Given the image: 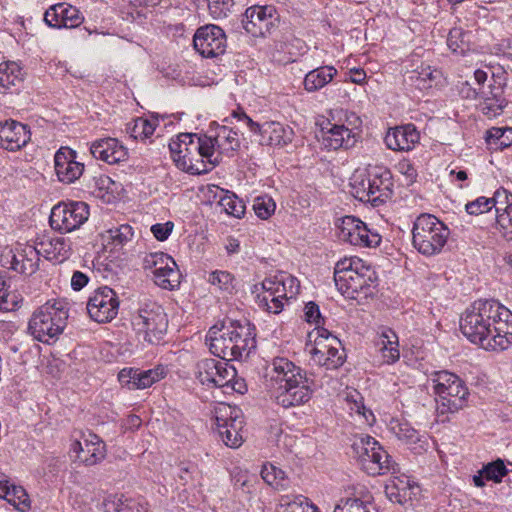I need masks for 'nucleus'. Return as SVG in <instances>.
I'll use <instances>...</instances> for the list:
<instances>
[{
	"mask_svg": "<svg viewBox=\"0 0 512 512\" xmlns=\"http://www.w3.org/2000/svg\"><path fill=\"white\" fill-rule=\"evenodd\" d=\"M463 335L485 350H504L512 342V314L493 300H477L460 320Z\"/></svg>",
	"mask_w": 512,
	"mask_h": 512,
	"instance_id": "1",
	"label": "nucleus"
},
{
	"mask_svg": "<svg viewBox=\"0 0 512 512\" xmlns=\"http://www.w3.org/2000/svg\"><path fill=\"white\" fill-rule=\"evenodd\" d=\"M265 377L275 401L284 408L304 404L311 398L313 381L287 358H274Z\"/></svg>",
	"mask_w": 512,
	"mask_h": 512,
	"instance_id": "2",
	"label": "nucleus"
},
{
	"mask_svg": "<svg viewBox=\"0 0 512 512\" xmlns=\"http://www.w3.org/2000/svg\"><path fill=\"white\" fill-rule=\"evenodd\" d=\"M207 135L182 133L171 139L169 150L176 166L190 174H203L217 165V157L210 154Z\"/></svg>",
	"mask_w": 512,
	"mask_h": 512,
	"instance_id": "3",
	"label": "nucleus"
},
{
	"mask_svg": "<svg viewBox=\"0 0 512 512\" xmlns=\"http://www.w3.org/2000/svg\"><path fill=\"white\" fill-rule=\"evenodd\" d=\"M206 343L212 354L227 361L247 356L249 350L254 347V338L249 327L237 321H230L228 325L211 327L206 336Z\"/></svg>",
	"mask_w": 512,
	"mask_h": 512,
	"instance_id": "4",
	"label": "nucleus"
},
{
	"mask_svg": "<svg viewBox=\"0 0 512 512\" xmlns=\"http://www.w3.org/2000/svg\"><path fill=\"white\" fill-rule=\"evenodd\" d=\"M375 279V271L360 258H344L335 265V285L347 298L359 300L372 295Z\"/></svg>",
	"mask_w": 512,
	"mask_h": 512,
	"instance_id": "5",
	"label": "nucleus"
},
{
	"mask_svg": "<svg viewBox=\"0 0 512 512\" xmlns=\"http://www.w3.org/2000/svg\"><path fill=\"white\" fill-rule=\"evenodd\" d=\"M68 310L63 301H48L37 308L28 322V333L37 341L50 343L63 332Z\"/></svg>",
	"mask_w": 512,
	"mask_h": 512,
	"instance_id": "6",
	"label": "nucleus"
},
{
	"mask_svg": "<svg viewBox=\"0 0 512 512\" xmlns=\"http://www.w3.org/2000/svg\"><path fill=\"white\" fill-rule=\"evenodd\" d=\"M450 231L437 217L431 214L419 215L413 224L412 244L422 255L439 254L447 243Z\"/></svg>",
	"mask_w": 512,
	"mask_h": 512,
	"instance_id": "7",
	"label": "nucleus"
},
{
	"mask_svg": "<svg viewBox=\"0 0 512 512\" xmlns=\"http://www.w3.org/2000/svg\"><path fill=\"white\" fill-rule=\"evenodd\" d=\"M429 382L437 399V409L441 413H455L467 404L468 389L462 379L448 371L431 374Z\"/></svg>",
	"mask_w": 512,
	"mask_h": 512,
	"instance_id": "8",
	"label": "nucleus"
},
{
	"mask_svg": "<svg viewBox=\"0 0 512 512\" xmlns=\"http://www.w3.org/2000/svg\"><path fill=\"white\" fill-rule=\"evenodd\" d=\"M354 458L369 475H382L394 470V462L382 445L367 434L355 435L351 445Z\"/></svg>",
	"mask_w": 512,
	"mask_h": 512,
	"instance_id": "9",
	"label": "nucleus"
},
{
	"mask_svg": "<svg viewBox=\"0 0 512 512\" xmlns=\"http://www.w3.org/2000/svg\"><path fill=\"white\" fill-rule=\"evenodd\" d=\"M132 325L137 334L142 335L148 343L159 342L165 334L168 320L163 308L153 301H146L133 316Z\"/></svg>",
	"mask_w": 512,
	"mask_h": 512,
	"instance_id": "10",
	"label": "nucleus"
},
{
	"mask_svg": "<svg viewBox=\"0 0 512 512\" xmlns=\"http://www.w3.org/2000/svg\"><path fill=\"white\" fill-rule=\"evenodd\" d=\"M312 360L327 369H337L346 359L341 341L327 329H318L314 346L310 351Z\"/></svg>",
	"mask_w": 512,
	"mask_h": 512,
	"instance_id": "11",
	"label": "nucleus"
},
{
	"mask_svg": "<svg viewBox=\"0 0 512 512\" xmlns=\"http://www.w3.org/2000/svg\"><path fill=\"white\" fill-rule=\"evenodd\" d=\"M242 26L253 37H266L279 23V14L272 5H253L246 9Z\"/></svg>",
	"mask_w": 512,
	"mask_h": 512,
	"instance_id": "12",
	"label": "nucleus"
},
{
	"mask_svg": "<svg viewBox=\"0 0 512 512\" xmlns=\"http://www.w3.org/2000/svg\"><path fill=\"white\" fill-rule=\"evenodd\" d=\"M89 217L88 205L84 202H71L55 205L50 215V225L62 232H71L83 225Z\"/></svg>",
	"mask_w": 512,
	"mask_h": 512,
	"instance_id": "13",
	"label": "nucleus"
},
{
	"mask_svg": "<svg viewBox=\"0 0 512 512\" xmlns=\"http://www.w3.org/2000/svg\"><path fill=\"white\" fill-rule=\"evenodd\" d=\"M196 378L208 387H227L236 376L235 368L227 361L205 358L196 365Z\"/></svg>",
	"mask_w": 512,
	"mask_h": 512,
	"instance_id": "14",
	"label": "nucleus"
},
{
	"mask_svg": "<svg viewBox=\"0 0 512 512\" xmlns=\"http://www.w3.org/2000/svg\"><path fill=\"white\" fill-rule=\"evenodd\" d=\"M215 420L218 433L225 445L231 448L240 447L243 443L240 410L229 405H221L216 409Z\"/></svg>",
	"mask_w": 512,
	"mask_h": 512,
	"instance_id": "15",
	"label": "nucleus"
},
{
	"mask_svg": "<svg viewBox=\"0 0 512 512\" xmlns=\"http://www.w3.org/2000/svg\"><path fill=\"white\" fill-rule=\"evenodd\" d=\"M119 299L116 292L108 286L93 292L87 303V312L98 323L112 321L118 314Z\"/></svg>",
	"mask_w": 512,
	"mask_h": 512,
	"instance_id": "16",
	"label": "nucleus"
},
{
	"mask_svg": "<svg viewBox=\"0 0 512 512\" xmlns=\"http://www.w3.org/2000/svg\"><path fill=\"white\" fill-rule=\"evenodd\" d=\"M338 237L355 246L376 247L381 242L378 233L370 231L366 224L354 216H345L338 225Z\"/></svg>",
	"mask_w": 512,
	"mask_h": 512,
	"instance_id": "17",
	"label": "nucleus"
},
{
	"mask_svg": "<svg viewBox=\"0 0 512 512\" xmlns=\"http://www.w3.org/2000/svg\"><path fill=\"white\" fill-rule=\"evenodd\" d=\"M39 260L36 247L28 244H17L15 248H6L2 253L3 265L27 276L38 270Z\"/></svg>",
	"mask_w": 512,
	"mask_h": 512,
	"instance_id": "18",
	"label": "nucleus"
},
{
	"mask_svg": "<svg viewBox=\"0 0 512 512\" xmlns=\"http://www.w3.org/2000/svg\"><path fill=\"white\" fill-rule=\"evenodd\" d=\"M194 49L204 58H215L226 50L224 31L216 25L198 28L193 37Z\"/></svg>",
	"mask_w": 512,
	"mask_h": 512,
	"instance_id": "19",
	"label": "nucleus"
},
{
	"mask_svg": "<svg viewBox=\"0 0 512 512\" xmlns=\"http://www.w3.org/2000/svg\"><path fill=\"white\" fill-rule=\"evenodd\" d=\"M55 171L60 182L71 184L84 171V164L76 161V152L68 147H61L54 156Z\"/></svg>",
	"mask_w": 512,
	"mask_h": 512,
	"instance_id": "20",
	"label": "nucleus"
},
{
	"mask_svg": "<svg viewBox=\"0 0 512 512\" xmlns=\"http://www.w3.org/2000/svg\"><path fill=\"white\" fill-rule=\"evenodd\" d=\"M70 451L75 453L76 459L86 466H93L106 456L105 443L95 434H89L82 441H74Z\"/></svg>",
	"mask_w": 512,
	"mask_h": 512,
	"instance_id": "21",
	"label": "nucleus"
},
{
	"mask_svg": "<svg viewBox=\"0 0 512 512\" xmlns=\"http://www.w3.org/2000/svg\"><path fill=\"white\" fill-rule=\"evenodd\" d=\"M31 133L26 125L10 120L0 123V147L17 151L30 141Z\"/></svg>",
	"mask_w": 512,
	"mask_h": 512,
	"instance_id": "22",
	"label": "nucleus"
},
{
	"mask_svg": "<svg viewBox=\"0 0 512 512\" xmlns=\"http://www.w3.org/2000/svg\"><path fill=\"white\" fill-rule=\"evenodd\" d=\"M212 145L210 154L217 157V165L223 156H231L240 147L238 133L227 126H219L214 135L207 136Z\"/></svg>",
	"mask_w": 512,
	"mask_h": 512,
	"instance_id": "23",
	"label": "nucleus"
},
{
	"mask_svg": "<svg viewBox=\"0 0 512 512\" xmlns=\"http://www.w3.org/2000/svg\"><path fill=\"white\" fill-rule=\"evenodd\" d=\"M47 25L53 28H75L82 23L79 10L66 3L52 5L44 14Z\"/></svg>",
	"mask_w": 512,
	"mask_h": 512,
	"instance_id": "24",
	"label": "nucleus"
},
{
	"mask_svg": "<svg viewBox=\"0 0 512 512\" xmlns=\"http://www.w3.org/2000/svg\"><path fill=\"white\" fill-rule=\"evenodd\" d=\"M90 152L94 158L108 164H116L127 160L128 150L116 138H103L91 144Z\"/></svg>",
	"mask_w": 512,
	"mask_h": 512,
	"instance_id": "25",
	"label": "nucleus"
},
{
	"mask_svg": "<svg viewBox=\"0 0 512 512\" xmlns=\"http://www.w3.org/2000/svg\"><path fill=\"white\" fill-rule=\"evenodd\" d=\"M392 175L385 167H371V186L368 202L377 206L386 202L392 195Z\"/></svg>",
	"mask_w": 512,
	"mask_h": 512,
	"instance_id": "26",
	"label": "nucleus"
},
{
	"mask_svg": "<svg viewBox=\"0 0 512 512\" xmlns=\"http://www.w3.org/2000/svg\"><path fill=\"white\" fill-rule=\"evenodd\" d=\"M420 135L413 124L390 128L384 138L388 149L409 151L419 141Z\"/></svg>",
	"mask_w": 512,
	"mask_h": 512,
	"instance_id": "27",
	"label": "nucleus"
},
{
	"mask_svg": "<svg viewBox=\"0 0 512 512\" xmlns=\"http://www.w3.org/2000/svg\"><path fill=\"white\" fill-rule=\"evenodd\" d=\"M260 143L270 146L284 147L294 138L293 129L280 122L267 121L262 124Z\"/></svg>",
	"mask_w": 512,
	"mask_h": 512,
	"instance_id": "28",
	"label": "nucleus"
},
{
	"mask_svg": "<svg viewBox=\"0 0 512 512\" xmlns=\"http://www.w3.org/2000/svg\"><path fill=\"white\" fill-rule=\"evenodd\" d=\"M356 142V134L344 125L333 124L326 131L322 130L321 143L328 150L348 149Z\"/></svg>",
	"mask_w": 512,
	"mask_h": 512,
	"instance_id": "29",
	"label": "nucleus"
},
{
	"mask_svg": "<svg viewBox=\"0 0 512 512\" xmlns=\"http://www.w3.org/2000/svg\"><path fill=\"white\" fill-rule=\"evenodd\" d=\"M39 256H44L47 260L56 263H62L68 259L72 253V247L69 239L64 237L45 238L35 246Z\"/></svg>",
	"mask_w": 512,
	"mask_h": 512,
	"instance_id": "30",
	"label": "nucleus"
},
{
	"mask_svg": "<svg viewBox=\"0 0 512 512\" xmlns=\"http://www.w3.org/2000/svg\"><path fill=\"white\" fill-rule=\"evenodd\" d=\"M105 512H149V503L143 497L129 498L122 494L108 495L103 501Z\"/></svg>",
	"mask_w": 512,
	"mask_h": 512,
	"instance_id": "31",
	"label": "nucleus"
},
{
	"mask_svg": "<svg viewBox=\"0 0 512 512\" xmlns=\"http://www.w3.org/2000/svg\"><path fill=\"white\" fill-rule=\"evenodd\" d=\"M134 232L130 225L124 224L110 228L100 234L105 250L110 252L120 250L133 238Z\"/></svg>",
	"mask_w": 512,
	"mask_h": 512,
	"instance_id": "32",
	"label": "nucleus"
},
{
	"mask_svg": "<svg viewBox=\"0 0 512 512\" xmlns=\"http://www.w3.org/2000/svg\"><path fill=\"white\" fill-rule=\"evenodd\" d=\"M337 75L333 66H321L309 71L304 78L303 85L307 92H316L330 83Z\"/></svg>",
	"mask_w": 512,
	"mask_h": 512,
	"instance_id": "33",
	"label": "nucleus"
},
{
	"mask_svg": "<svg viewBox=\"0 0 512 512\" xmlns=\"http://www.w3.org/2000/svg\"><path fill=\"white\" fill-rule=\"evenodd\" d=\"M489 93L491 98H486L482 101L480 106L483 114L489 118L500 115L506 105V101L503 98V88L501 85L489 84Z\"/></svg>",
	"mask_w": 512,
	"mask_h": 512,
	"instance_id": "34",
	"label": "nucleus"
},
{
	"mask_svg": "<svg viewBox=\"0 0 512 512\" xmlns=\"http://www.w3.org/2000/svg\"><path fill=\"white\" fill-rule=\"evenodd\" d=\"M378 345L386 363L392 364L399 360L398 337L394 331L391 329L383 330L380 334Z\"/></svg>",
	"mask_w": 512,
	"mask_h": 512,
	"instance_id": "35",
	"label": "nucleus"
},
{
	"mask_svg": "<svg viewBox=\"0 0 512 512\" xmlns=\"http://www.w3.org/2000/svg\"><path fill=\"white\" fill-rule=\"evenodd\" d=\"M22 81L21 67L14 61L0 63V93H5Z\"/></svg>",
	"mask_w": 512,
	"mask_h": 512,
	"instance_id": "36",
	"label": "nucleus"
},
{
	"mask_svg": "<svg viewBox=\"0 0 512 512\" xmlns=\"http://www.w3.org/2000/svg\"><path fill=\"white\" fill-rule=\"evenodd\" d=\"M217 191L219 194H216L215 197H218V206L224 211L227 215L233 216L235 218H240L245 212V205L241 199H239L234 193L229 191H225L217 187Z\"/></svg>",
	"mask_w": 512,
	"mask_h": 512,
	"instance_id": "37",
	"label": "nucleus"
},
{
	"mask_svg": "<svg viewBox=\"0 0 512 512\" xmlns=\"http://www.w3.org/2000/svg\"><path fill=\"white\" fill-rule=\"evenodd\" d=\"M389 429L400 441L407 445H412L420 441V433L407 421L392 419L389 424Z\"/></svg>",
	"mask_w": 512,
	"mask_h": 512,
	"instance_id": "38",
	"label": "nucleus"
},
{
	"mask_svg": "<svg viewBox=\"0 0 512 512\" xmlns=\"http://www.w3.org/2000/svg\"><path fill=\"white\" fill-rule=\"evenodd\" d=\"M262 288L263 293L258 295L259 306L270 313H280L284 307V304L281 302V300L276 298L271 280H269V278L262 282Z\"/></svg>",
	"mask_w": 512,
	"mask_h": 512,
	"instance_id": "39",
	"label": "nucleus"
},
{
	"mask_svg": "<svg viewBox=\"0 0 512 512\" xmlns=\"http://www.w3.org/2000/svg\"><path fill=\"white\" fill-rule=\"evenodd\" d=\"M371 186V167L364 172L354 174L351 182L352 194L362 202H368Z\"/></svg>",
	"mask_w": 512,
	"mask_h": 512,
	"instance_id": "40",
	"label": "nucleus"
},
{
	"mask_svg": "<svg viewBox=\"0 0 512 512\" xmlns=\"http://www.w3.org/2000/svg\"><path fill=\"white\" fill-rule=\"evenodd\" d=\"M282 512H312L317 511L309 500L302 495H285L280 500Z\"/></svg>",
	"mask_w": 512,
	"mask_h": 512,
	"instance_id": "41",
	"label": "nucleus"
},
{
	"mask_svg": "<svg viewBox=\"0 0 512 512\" xmlns=\"http://www.w3.org/2000/svg\"><path fill=\"white\" fill-rule=\"evenodd\" d=\"M271 280V284L273 286V291L275 296L281 302L288 301L289 298H293L298 292V285L295 286V279L292 277H287L286 279H278V278H269Z\"/></svg>",
	"mask_w": 512,
	"mask_h": 512,
	"instance_id": "42",
	"label": "nucleus"
},
{
	"mask_svg": "<svg viewBox=\"0 0 512 512\" xmlns=\"http://www.w3.org/2000/svg\"><path fill=\"white\" fill-rule=\"evenodd\" d=\"M166 376V369L162 365H158L153 369L140 370L137 369L136 389H145L152 386Z\"/></svg>",
	"mask_w": 512,
	"mask_h": 512,
	"instance_id": "43",
	"label": "nucleus"
},
{
	"mask_svg": "<svg viewBox=\"0 0 512 512\" xmlns=\"http://www.w3.org/2000/svg\"><path fill=\"white\" fill-rule=\"evenodd\" d=\"M468 36V33L464 32L461 28L451 29L447 38L449 49L454 53L465 54L470 50Z\"/></svg>",
	"mask_w": 512,
	"mask_h": 512,
	"instance_id": "44",
	"label": "nucleus"
},
{
	"mask_svg": "<svg viewBox=\"0 0 512 512\" xmlns=\"http://www.w3.org/2000/svg\"><path fill=\"white\" fill-rule=\"evenodd\" d=\"M170 265H175V261L165 253H151L144 259V268L149 270L153 276L162 273Z\"/></svg>",
	"mask_w": 512,
	"mask_h": 512,
	"instance_id": "45",
	"label": "nucleus"
},
{
	"mask_svg": "<svg viewBox=\"0 0 512 512\" xmlns=\"http://www.w3.org/2000/svg\"><path fill=\"white\" fill-rule=\"evenodd\" d=\"M5 500L21 512H26L30 509L28 494L20 486L11 485L8 492H6Z\"/></svg>",
	"mask_w": 512,
	"mask_h": 512,
	"instance_id": "46",
	"label": "nucleus"
},
{
	"mask_svg": "<svg viewBox=\"0 0 512 512\" xmlns=\"http://www.w3.org/2000/svg\"><path fill=\"white\" fill-rule=\"evenodd\" d=\"M261 477L267 484L275 486L277 489H285L287 486L285 472L272 464L263 466Z\"/></svg>",
	"mask_w": 512,
	"mask_h": 512,
	"instance_id": "47",
	"label": "nucleus"
},
{
	"mask_svg": "<svg viewBox=\"0 0 512 512\" xmlns=\"http://www.w3.org/2000/svg\"><path fill=\"white\" fill-rule=\"evenodd\" d=\"M368 499L360 497L341 498L333 512H370L367 506Z\"/></svg>",
	"mask_w": 512,
	"mask_h": 512,
	"instance_id": "48",
	"label": "nucleus"
},
{
	"mask_svg": "<svg viewBox=\"0 0 512 512\" xmlns=\"http://www.w3.org/2000/svg\"><path fill=\"white\" fill-rule=\"evenodd\" d=\"M153 277L154 282L164 289H174L180 284V273L176 264L166 267L162 273H157Z\"/></svg>",
	"mask_w": 512,
	"mask_h": 512,
	"instance_id": "49",
	"label": "nucleus"
},
{
	"mask_svg": "<svg viewBox=\"0 0 512 512\" xmlns=\"http://www.w3.org/2000/svg\"><path fill=\"white\" fill-rule=\"evenodd\" d=\"M496 223L502 229L503 236L512 240V203L504 208L496 206Z\"/></svg>",
	"mask_w": 512,
	"mask_h": 512,
	"instance_id": "50",
	"label": "nucleus"
},
{
	"mask_svg": "<svg viewBox=\"0 0 512 512\" xmlns=\"http://www.w3.org/2000/svg\"><path fill=\"white\" fill-rule=\"evenodd\" d=\"M253 209L259 218L265 220L275 212L276 204L268 195L258 196L254 199Z\"/></svg>",
	"mask_w": 512,
	"mask_h": 512,
	"instance_id": "51",
	"label": "nucleus"
},
{
	"mask_svg": "<svg viewBox=\"0 0 512 512\" xmlns=\"http://www.w3.org/2000/svg\"><path fill=\"white\" fill-rule=\"evenodd\" d=\"M8 288L6 281L0 276V311H12L18 305V296Z\"/></svg>",
	"mask_w": 512,
	"mask_h": 512,
	"instance_id": "52",
	"label": "nucleus"
},
{
	"mask_svg": "<svg viewBox=\"0 0 512 512\" xmlns=\"http://www.w3.org/2000/svg\"><path fill=\"white\" fill-rule=\"evenodd\" d=\"M155 131V124L147 119L138 118L130 128V135L134 139H146Z\"/></svg>",
	"mask_w": 512,
	"mask_h": 512,
	"instance_id": "53",
	"label": "nucleus"
},
{
	"mask_svg": "<svg viewBox=\"0 0 512 512\" xmlns=\"http://www.w3.org/2000/svg\"><path fill=\"white\" fill-rule=\"evenodd\" d=\"M209 283L219 290L230 292L234 285L233 276L227 271H214L209 275Z\"/></svg>",
	"mask_w": 512,
	"mask_h": 512,
	"instance_id": "54",
	"label": "nucleus"
},
{
	"mask_svg": "<svg viewBox=\"0 0 512 512\" xmlns=\"http://www.w3.org/2000/svg\"><path fill=\"white\" fill-rule=\"evenodd\" d=\"M208 9L214 19H221L228 15L234 6L233 0H207Z\"/></svg>",
	"mask_w": 512,
	"mask_h": 512,
	"instance_id": "55",
	"label": "nucleus"
},
{
	"mask_svg": "<svg viewBox=\"0 0 512 512\" xmlns=\"http://www.w3.org/2000/svg\"><path fill=\"white\" fill-rule=\"evenodd\" d=\"M482 470L486 480H491L496 483L500 482L507 473L506 466L502 460L489 463L484 466Z\"/></svg>",
	"mask_w": 512,
	"mask_h": 512,
	"instance_id": "56",
	"label": "nucleus"
},
{
	"mask_svg": "<svg viewBox=\"0 0 512 512\" xmlns=\"http://www.w3.org/2000/svg\"><path fill=\"white\" fill-rule=\"evenodd\" d=\"M496 205L497 202L494 198L479 197L466 204V211L471 215H479L490 211Z\"/></svg>",
	"mask_w": 512,
	"mask_h": 512,
	"instance_id": "57",
	"label": "nucleus"
},
{
	"mask_svg": "<svg viewBox=\"0 0 512 512\" xmlns=\"http://www.w3.org/2000/svg\"><path fill=\"white\" fill-rule=\"evenodd\" d=\"M506 134L512 135V128L492 127L486 132V141L490 145L495 144L500 147H506L509 143L506 140H502Z\"/></svg>",
	"mask_w": 512,
	"mask_h": 512,
	"instance_id": "58",
	"label": "nucleus"
},
{
	"mask_svg": "<svg viewBox=\"0 0 512 512\" xmlns=\"http://www.w3.org/2000/svg\"><path fill=\"white\" fill-rule=\"evenodd\" d=\"M386 494L390 500L402 503L406 495L403 481L399 479L392 480L390 484L386 486Z\"/></svg>",
	"mask_w": 512,
	"mask_h": 512,
	"instance_id": "59",
	"label": "nucleus"
},
{
	"mask_svg": "<svg viewBox=\"0 0 512 512\" xmlns=\"http://www.w3.org/2000/svg\"><path fill=\"white\" fill-rule=\"evenodd\" d=\"M137 369L124 368L118 374V380L123 387L136 389Z\"/></svg>",
	"mask_w": 512,
	"mask_h": 512,
	"instance_id": "60",
	"label": "nucleus"
},
{
	"mask_svg": "<svg viewBox=\"0 0 512 512\" xmlns=\"http://www.w3.org/2000/svg\"><path fill=\"white\" fill-rule=\"evenodd\" d=\"M304 319L311 324L319 326L322 322L319 306L314 302H308L304 307ZM320 329L317 327V330Z\"/></svg>",
	"mask_w": 512,
	"mask_h": 512,
	"instance_id": "61",
	"label": "nucleus"
},
{
	"mask_svg": "<svg viewBox=\"0 0 512 512\" xmlns=\"http://www.w3.org/2000/svg\"><path fill=\"white\" fill-rule=\"evenodd\" d=\"M95 185L98 191L95 190L93 193L98 197L104 198L105 193H113L112 186H114L115 183L110 177L103 175L95 179Z\"/></svg>",
	"mask_w": 512,
	"mask_h": 512,
	"instance_id": "62",
	"label": "nucleus"
},
{
	"mask_svg": "<svg viewBox=\"0 0 512 512\" xmlns=\"http://www.w3.org/2000/svg\"><path fill=\"white\" fill-rule=\"evenodd\" d=\"M174 224L170 221L163 224H155L151 227V232L159 241L166 240L173 230Z\"/></svg>",
	"mask_w": 512,
	"mask_h": 512,
	"instance_id": "63",
	"label": "nucleus"
},
{
	"mask_svg": "<svg viewBox=\"0 0 512 512\" xmlns=\"http://www.w3.org/2000/svg\"><path fill=\"white\" fill-rule=\"evenodd\" d=\"M410 79L418 88H425L427 86V82L432 80V72L429 67L422 69L421 72L413 71Z\"/></svg>",
	"mask_w": 512,
	"mask_h": 512,
	"instance_id": "64",
	"label": "nucleus"
}]
</instances>
